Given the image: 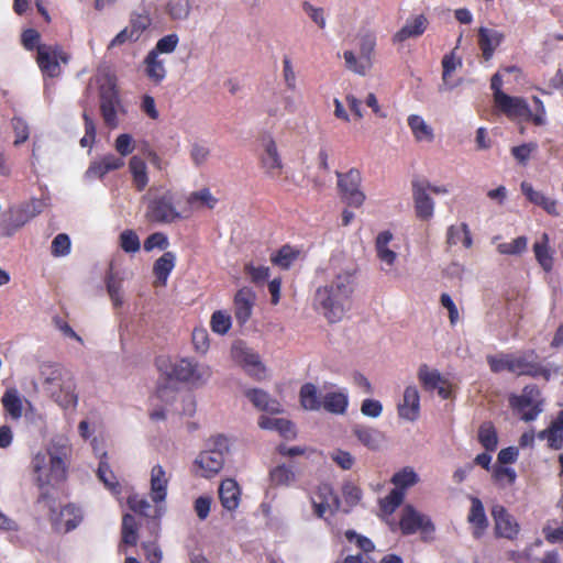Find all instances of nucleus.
Instances as JSON below:
<instances>
[{
	"label": "nucleus",
	"instance_id": "69168bd1",
	"mask_svg": "<svg viewBox=\"0 0 563 563\" xmlns=\"http://www.w3.org/2000/svg\"><path fill=\"white\" fill-rule=\"evenodd\" d=\"M70 251V240L65 233H60L55 236L52 242V254L54 256H65Z\"/></svg>",
	"mask_w": 563,
	"mask_h": 563
},
{
	"label": "nucleus",
	"instance_id": "f03ea898",
	"mask_svg": "<svg viewBox=\"0 0 563 563\" xmlns=\"http://www.w3.org/2000/svg\"><path fill=\"white\" fill-rule=\"evenodd\" d=\"M353 291V274L349 271L335 273L331 284L317 289L316 302L322 308L329 322H338L343 318Z\"/></svg>",
	"mask_w": 563,
	"mask_h": 563
},
{
	"label": "nucleus",
	"instance_id": "49530a36",
	"mask_svg": "<svg viewBox=\"0 0 563 563\" xmlns=\"http://www.w3.org/2000/svg\"><path fill=\"white\" fill-rule=\"evenodd\" d=\"M492 477L498 487L506 488L512 486L516 483L517 473L511 467L495 465L493 468Z\"/></svg>",
	"mask_w": 563,
	"mask_h": 563
},
{
	"label": "nucleus",
	"instance_id": "680f3d73",
	"mask_svg": "<svg viewBox=\"0 0 563 563\" xmlns=\"http://www.w3.org/2000/svg\"><path fill=\"white\" fill-rule=\"evenodd\" d=\"M345 538L350 542H355L356 547L360 548L365 553H371L375 550V545L371 539L362 534H358L354 530H346Z\"/></svg>",
	"mask_w": 563,
	"mask_h": 563
},
{
	"label": "nucleus",
	"instance_id": "ddd939ff",
	"mask_svg": "<svg viewBox=\"0 0 563 563\" xmlns=\"http://www.w3.org/2000/svg\"><path fill=\"white\" fill-rule=\"evenodd\" d=\"M399 528L405 536L413 534L417 531L422 533L434 532V525L430 517L420 514L413 506L407 505L399 520Z\"/></svg>",
	"mask_w": 563,
	"mask_h": 563
},
{
	"label": "nucleus",
	"instance_id": "393cba45",
	"mask_svg": "<svg viewBox=\"0 0 563 563\" xmlns=\"http://www.w3.org/2000/svg\"><path fill=\"white\" fill-rule=\"evenodd\" d=\"M169 477L162 465H154L151 470V498L155 504L166 499Z\"/></svg>",
	"mask_w": 563,
	"mask_h": 563
},
{
	"label": "nucleus",
	"instance_id": "5701e85b",
	"mask_svg": "<svg viewBox=\"0 0 563 563\" xmlns=\"http://www.w3.org/2000/svg\"><path fill=\"white\" fill-rule=\"evenodd\" d=\"M503 41L504 34L497 30L481 26L477 31V44L486 62L492 59Z\"/></svg>",
	"mask_w": 563,
	"mask_h": 563
},
{
	"label": "nucleus",
	"instance_id": "bf43d9fd",
	"mask_svg": "<svg viewBox=\"0 0 563 563\" xmlns=\"http://www.w3.org/2000/svg\"><path fill=\"white\" fill-rule=\"evenodd\" d=\"M128 505L135 514L144 517H152V515L148 512L152 507L146 498L140 497L136 494L129 495Z\"/></svg>",
	"mask_w": 563,
	"mask_h": 563
},
{
	"label": "nucleus",
	"instance_id": "4d7b16f0",
	"mask_svg": "<svg viewBox=\"0 0 563 563\" xmlns=\"http://www.w3.org/2000/svg\"><path fill=\"white\" fill-rule=\"evenodd\" d=\"M346 67L360 75H365L367 68L369 67V56L364 57L362 60H358L355 54L352 51H345L343 54Z\"/></svg>",
	"mask_w": 563,
	"mask_h": 563
},
{
	"label": "nucleus",
	"instance_id": "0eeeda50",
	"mask_svg": "<svg viewBox=\"0 0 563 563\" xmlns=\"http://www.w3.org/2000/svg\"><path fill=\"white\" fill-rule=\"evenodd\" d=\"M146 217L150 221L157 223H173L183 218L176 208L175 197L169 190L150 200Z\"/></svg>",
	"mask_w": 563,
	"mask_h": 563
},
{
	"label": "nucleus",
	"instance_id": "a211bd4d",
	"mask_svg": "<svg viewBox=\"0 0 563 563\" xmlns=\"http://www.w3.org/2000/svg\"><path fill=\"white\" fill-rule=\"evenodd\" d=\"M412 198L418 219L428 221L433 217L434 202L427 192V180H412Z\"/></svg>",
	"mask_w": 563,
	"mask_h": 563
},
{
	"label": "nucleus",
	"instance_id": "338daca9",
	"mask_svg": "<svg viewBox=\"0 0 563 563\" xmlns=\"http://www.w3.org/2000/svg\"><path fill=\"white\" fill-rule=\"evenodd\" d=\"M144 250L151 252L154 249L165 250L168 246V239L162 232H155L144 241Z\"/></svg>",
	"mask_w": 563,
	"mask_h": 563
},
{
	"label": "nucleus",
	"instance_id": "f3484780",
	"mask_svg": "<svg viewBox=\"0 0 563 563\" xmlns=\"http://www.w3.org/2000/svg\"><path fill=\"white\" fill-rule=\"evenodd\" d=\"M37 64L43 73L51 77L59 75V60L68 62V56L57 46L40 45L37 47Z\"/></svg>",
	"mask_w": 563,
	"mask_h": 563
},
{
	"label": "nucleus",
	"instance_id": "79ce46f5",
	"mask_svg": "<svg viewBox=\"0 0 563 563\" xmlns=\"http://www.w3.org/2000/svg\"><path fill=\"white\" fill-rule=\"evenodd\" d=\"M299 399L300 405L306 410L317 411L321 409L322 401L320 400L317 386L312 383H306L300 387Z\"/></svg>",
	"mask_w": 563,
	"mask_h": 563
},
{
	"label": "nucleus",
	"instance_id": "f257e3e1",
	"mask_svg": "<svg viewBox=\"0 0 563 563\" xmlns=\"http://www.w3.org/2000/svg\"><path fill=\"white\" fill-rule=\"evenodd\" d=\"M69 450L52 445L46 453H38L32 461L35 482L40 490L37 503L44 508L55 504L56 487L66 479Z\"/></svg>",
	"mask_w": 563,
	"mask_h": 563
},
{
	"label": "nucleus",
	"instance_id": "a19ab883",
	"mask_svg": "<svg viewBox=\"0 0 563 563\" xmlns=\"http://www.w3.org/2000/svg\"><path fill=\"white\" fill-rule=\"evenodd\" d=\"M391 240V232L383 231L377 235L375 241L377 257L389 266H391L397 258V254L393 250L388 249V244Z\"/></svg>",
	"mask_w": 563,
	"mask_h": 563
},
{
	"label": "nucleus",
	"instance_id": "20e7f679",
	"mask_svg": "<svg viewBox=\"0 0 563 563\" xmlns=\"http://www.w3.org/2000/svg\"><path fill=\"white\" fill-rule=\"evenodd\" d=\"M65 375L64 368L57 364L41 366V376L47 391L59 406L69 408L76 405L77 397L71 390V383L65 380Z\"/></svg>",
	"mask_w": 563,
	"mask_h": 563
},
{
	"label": "nucleus",
	"instance_id": "c9c22d12",
	"mask_svg": "<svg viewBox=\"0 0 563 563\" xmlns=\"http://www.w3.org/2000/svg\"><path fill=\"white\" fill-rule=\"evenodd\" d=\"M300 255L301 251L298 247L285 244L272 254L271 262L282 269H289Z\"/></svg>",
	"mask_w": 563,
	"mask_h": 563
},
{
	"label": "nucleus",
	"instance_id": "6e6552de",
	"mask_svg": "<svg viewBox=\"0 0 563 563\" xmlns=\"http://www.w3.org/2000/svg\"><path fill=\"white\" fill-rule=\"evenodd\" d=\"M48 206V199H35L32 198L29 201L21 203L20 206L11 209L10 224L4 228V235H12L16 230L22 228L37 214L44 211Z\"/></svg>",
	"mask_w": 563,
	"mask_h": 563
},
{
	"label": "nucleus",
	"instance_id": "864d4df0",
	"mask_svg": "<svg viewBox=\"0 0 563 563\" xmlns=\"http://www.w3.org/2000/svg\"><path fill=\"white\" fill-rule=\"evenodd\" d=\"M271 482L276 486L289 485L295 481V473L285 464L278 465L269 473Z\"/></svg>",
	"mask_w": 563,
	"mask_h": 563
},
{
	"label": "nucleus",
	"instance_id": "9d476101",
	"mask_svg": "<svg viewBox=\"0 0 563 563\" xmlns=\"http://www.w3.org/2000/svg\"><path fill=\"white\" fill-rule=\"evenodd\" d=\"M151 25L152 18L147 11L132 13L129 24L117 34L108 47L137 42Z\"/></svg>",
	"mask_w": 563,
	"mask_h": 563
},
{
	"label": "nucleus",
	"instance_id": "bb28decb",
	"mask_svg": "<svg viewBox=\"0 0 563 563\" xmlns=\"http://www.w3.org/2000/svg\"><path fill=\"white\" fill-rule=\"evenodd\" d=\"M521 191L523 192V195L527 197V199L531 203L542 208L549 214H552V216L559 214L556 200H554L551 197L545 196L541 191L534 190L531 184H529L527 181H522L521 183Z\"/></svg>",
	"mask_w": 563,
	"mask_h": 563
},
{
	"label": "nucleus",
	"instance_id": "9b49d317",
	"mask_svg": "<svg viewBox=\"0 0 563 563\" xmlns=\"http://www.w3.org/2000/svg\"><path fill=\"white\" fill-rule=\"evenodd\" d=\"M490 515L494 520V533L498 539L514 541L518 538L520 526L505 506L496 504L492 507Z\"/></svg>",
	"mask_w": 563,
	"mask_h": 563
},
{
	"label": "nucleus",
	"instance_id": "58836bf2",
	"mask_svg": "<svg viewBox=\"0 0 563 563\" xmlns=\"http://www.w3.org/2000/svg\"><path fill=\"white\" fill-rule=\"evenodd\" d=\"M408 125L412 132V135L417 142H432L434 139L432 128L426 123L422 117L418 114H410L408 117Z\"/></svg>",
	"mask_w": 563,
	"mask_h": 563
},
{
	"label": "nucleus",
	"instance_id": "aec40b11",
	"mask_svg": "<svg viewBox=\"0 0 563 563\" xmlns=\"http://www.w3.org/2000/svg\"><path fill=\"white\" fill-rule=\"evenodd\" d=\"M468 499L471 507L467 514V522L472 527L473 538L478 540L486 533L489 527V521L482 500L476 496H470Z\"/></svg>",
	"mask_w": 563,
	"mask_h": 563
},
{
	"label": "nucleus",
	"instance_id": "6ab92c4d",
	"mask_svg": "<svg viewBox=\"0 0 563 563\" xmlns=\"http://www.w3.org/2000/svg\"><path fill=\"white\" fill-rule=\"evenodd\" d=\"M313 512L318 518H323L328 510L339 509L340 501L329 484H321L311 496Z\"/></svg>",
	"mask_w": 563,
	"mask_h": 563
},
{
	"label": "nucleus",
	"instance_id": "4be33fe9",
	"mask_svg": "<svg viewBox=\"0 0 563 563\" xmlns=\"http://www.w3.org/2000/svg\"><path fill=\"white\" fill-rule=\"evenodd\" d=\"M398 416L407 421H416L420 415V395L416 386L406 387L402 401L397 406Z\"/></svg>",
	"mask_w": 563,
	"mask_h": 563
},
{
	"label": "nucleus",
	"instance_id": "13d9d810",
	"mask_svg": "<svg viewBox=\"0 0 563 563\" xmlns=\"http://www.w3.org/2000/svg\"><path fill=\"white\" fill-rule=\"evenodd\" d=\"M405 490L395 487L389 494L383 499L382 507L386 512L395 511L404 501Z\"/></svg>",
	"mask_w": 563,
	"mask_h": 563
},
{
	"label": "nucleus",
	"instance_id": "de8ad7c7",
	"mask_svg": "<svg viewBox=\"0 0 563 563\" xmlns=\"http://www.w3.org/2000/svg\"><path fill=\"white\" fill-rule=\"evenodd\" d=\"M122 543L125 545L134 547L137 543V525L135 518L126 514L122 519Z\"/></svg>",
	"mask_w": 563,
	"mask_h": 563
},
{
	"label": "nucleus",
	"instance_id": "0e129e2a",
	"mask_svg": "<svg viewBox=\"0 0 563 563\" xmlns=\"http://www.w3.org/2000/svg\"><path fill=\"white\" fill-rule=\"evenodd\" d=\"M537 147L538 145L536 143H523L521 145L514 146L511 148V154L519 164L526 165L531 156V153L536 151Z\"/></svg>",
	"mask_w": 563,
	"mask_h": 563
},
{
	"label": "nucleus",
	"instance_id": "e2e57ef3",
	"mask_svg": "<svg viewBox=\"0 0 563 563\" xmlns=\"http://www.w3.org/2000/svg\"><path fill=\"white\" fill-rule=\"evenodd\" d=\"M244 273L255 284L265 282L269 277V268L267 266H255L252 263L245 264Z\"/></svg>",
	"mask_w": 563,
	"mask_h": 563
},
{
	"label": "nucleus",
	"instance_id": "39448f33",
	"mask_svg": "<svg viewBox=\"0 0 563 563\" xmlns=\"http://www.w3.org/2000/svg\"><path fill=\"white\" fill-rule=\"evenodd\" d=\"M208 449L200 452L195 460V466L200 470V475L210 478L218 474L224 465V453L229 450V442L224 435H216L207 443Z\"/></svg>",
	"mask_w": 563,
	"mask_h": 563
},
{
	"label": "nucleus",
	"instance_id": "2f4dec72",
	"mask_svg": "<svg viewBox=\"0 0 563 563\" xmlns=\"http://www.w3.org/2000/svg\"><path fill=\"white\" fill-rule=\"evenodd\" d=\"M176 256L173 252H165L153 265V274L156 278L155 286H166L167 279L175 268Z\"/></svg>",
	"mask_w": 563,
	"mask_h": 563
},
{
	"label": "nucleus",
	"instance_id": "37998d69",
	"mask_svg": "<svg viewBox=\"0 0 563 563\" xmlns=\"http://www.w3.org/2000/svg\"><path fill=\"white\" fill-rule=\"evenodd\" d=\"M418 379L424 390L432 391L440 384H448L438 369H430L427 364L420 365L418 369Z\"/></svg>",
	"mask_w": 563,
	"mask_h": 563
},
{
	"label": "nucleus",
	"instance_id": "603ef678",
	"mask_svg": "<svg viewBox=\"0 0 563 563\" xmlns=\"http://www.w3.org/2000/svg\"><path fill=\"white\" fill-rule=\"evenodd\" d=\"M528 239L518 236L511 242H505L497 245L498 253L503 255H520L527 250Z\"/></svg>",
	"mask_w": 563,
	"mask_h": 563
},
{
	"label": "nucleus",
	"instance_id": "1a4fd4ad",
	"mask_svg": "<svg viewBox=\"0 0 563 563\" xmlns=\"http://www.w3.org/2000/svg\"><path fill=\"white\" fill-rule=\"evenodd\" d=\"M261 152L258 155L261 168L272 178L282 174L284 164L277 144L272 134H264L260 139Z\"/></svg>",
	"mask_w": 563,
	"mask_h": 563
},
{
	"label": "nucleus",
	"instance_id": "2eb2a0df",
	"mask_svg": "<svg viewBox=\"0 0 563 563\" xmlns=\"http://www.w3.org/2000/svg\"><path fill=\"white\" fill-rule=\"evenodd\" d=\"M55 505L56 503L52 508H47L51 511L49 520L53 528L62 533H67L77 528L82 520L81 510L75 505L69 504L59 511H56Z\"/></svg>",
	"mask_w": 563,
	"mask_h": 563
},
{
	"label": "nucleus",
	"instance_id": "3c124183",
	"mask_svg": "<svg viewBox=\"0 0 563 563\" xmlns=\"http://www.w3.org/2000/svg\"><path fill=\"white\" fill-rule=\"evenodd\" d=\"M119 246L125 253H136L141 249V242L139 235L134 230L126 229L121 232L119 236Z\"/></svg>",
	"mask_w": 563,
	"mask_h": 563
},
{
	"label": "nucleus",
	"instance_id": "a878e982",
	"mask_svg": "<svg viewBox=\"0 0 563 563\" xmlns=\"http://www.w3.org/2000/svg\"><path fill=\"white\" fill-rule=\"evenodd\" d=\"M538 438L547 440L548 446L552 450L563 449V410L559 411L547 429L538 433Z\"/></svg>",
	"mask_w": 563,
	"mask_h": 563
},
{
	"label": "nucleus",
	"instance_id": "09e8293b",
	"mask_svg": "<svg viewBox=\"0 0 563 563\" xmlns=\"http://www.w3.org/2000/svg\"><path fill=\"white\" fill-rule=\"evenodd\" d=\"M232 325L231 316L223 310H217L212 313L210 319L211 330L218 334H225Z\"/></svg>",
	"mask_w": 563,
	"mask_h": 563
},
{
	"label": "nucleus",
	"instance_id": "c756f323",
	"mask_svg": "<svg viewBox=\"0 0 563 563\" xmlns=\"http://www.w3.org/2000/svg\"><path fill=\"white\" fill-rule=\"evenodd\" d=\"M23 402L30 405L26 399L20 396V393L14 387L5 389L1 398L5 413L15 421L20 420L23 415Z\"/></svg>",
	"mask_w": 563,
	"mask_h": 563
},
{
	"label": "nucleus",
	"instance_id": "f704fd0d",
	"mask_svg": "<svg viewBox=\"0 0 563 563\" xmlns=\"http://www.w3.org/2000/svg\"><path fill=\"white\" fill-rule=\"evenodd\" d=\"M349 406V396L344 391L327 393L322 398L321 408L333 415H344Z\"/></svg>",
	"mask_w": 563,
	"mask_h": 563
},
{
	"label": "nucleus",
	"instance_id": "774afa93",
	"mask_svg": "<svg viewBox=\"0 0 563 563\" xmlns=\"http://www.w3.org/2000/svg\"><path fill=\"white\" fill-rule=\"evenodd\" d=\"M345 503L349 506L357 505L362 499V489L353 483H345L342 488Z\"/></svg>",
	"mask_w": 563,
	"mask_h": 563
},
{
	"label": "nucleus",
	"instance_id": "ea45409f",
	"mask_svg": "<svg viewBox=\"0 0 563 563\" xmlns=\"http://www.w3.org/2000/svg\"><path fill=\"white\" fill-rule=\"evenodd\" d=\"M129 169L132 174L134 187L137 191H143L148 184L145 162L139 156H133L129 162Z\"/></svg>",
	"mask_w": 563,
	"mask_h": 563
},
{
	"label": "nucleus",
	"instance_id": "423d86ee",
	"mask_svg": "<svg viewBox=\"0 0 563 563\" xmlns=\"http://www.w3.org/2000/svg\"><path fill=\"white\" fill-rule=\"evenodd\" d=\"M338 178V191L341 200L349 207L360 208L366 196L361 190L362 176L358 169L351 168L346 173L335 172Z\"/></svg>",
	"mask_w": 563,
	"mask_h": 563
},
{
	"label": "nucleus",
	"instance_id": "cd10ccee",
	"mask_svg": "<svg viewBox=\"0 0 563 563\" xmlns=\"http://www.w3.org/2000/svg\"><path fill=\"white\" fill-rule=\"evenodd\" d=\"M352 433L364 446L372 451L378 450L384 441L383 432L364 424H354Z\"/></svg>",
	"mask_w": 563,
	"mask_h": 563
},
{
	"label": "nucleus",
	"instance_id": "412c9836",
	"mask_svg": "<svg viewBox=\"0 0 563 563\" xmlns=\"http://www.w3.org/2000/svg\"><path fill=\"white\" fill-rule=\"evenodd\" d=\"M256 295L250 287L239 289L233 299L234 316L240 325H244L251 318Z\"/></svg>",
	"mask_w": 563,
	"mask_h": 563
},
{
	"label": "nucleus",
	"instance_id": "052dcab7",
	"mask_svg": "<svg viewBox=\"0 0 563 563\" xmlns=\"http://www.w3.org/2000/svg\"><path fill=\"white\" fill-rule=\"evenodd\" d=\"M192 344L198 353H206L209 349V333L205 328H196L192 331Z\"/></svg>",
	"mask_w": 563,
	"mask_h": 563
},
{
	"label": "nucleus",
	"instance_id": "473e14b6",
	"mask_svg": "<svg viewBox=\"0 0 563 563\" xmlns=\"http://www.w3.org/2000/svg\"><path fill=\"white\" fill-rule=\"evenodd\" d=\"M509 402L511 408L520 413V418L527 422L536 420L541 412L539 406L533 405L532 399L527 396L514 395L510 397Z\"/></svg>",
	"mask_w": 563,
	"mask_h": 563
},
{
	"label": "nucleus",
	"instance_id": "8fccbe9b",
	"mask_svg": "<svg viewBox=\"0 0 563 563\" xmlns=\"http://www.w3.org/2000/svg\"><path fill=\"white\" fill-rule=\"evenodd\" d=\"M418 482V475L411 467H404L399 472L395 473L391 477V483L406 490L408 487L413 486Z\"/></svg>",
	"mask_w": 563,
	"mask_h": 563
},
{
	"label": "nucleus",
	"instance_id": "b1692460",
	"mask_svg": "<svg viewBox=\"0 0 563 563\" xmlns=\"http://www.w3.org/2000/svg\"><path fill=\"white\" fill-rule=\"evenodd\" d=\"M246 398L252 402V405L261 410L272 415L280 413L283 411V407L280 402L271 397V395L260 388H251L245 390Z\"/></svg>",
	"mask_w": 563,
	"mask_h": 563
},
{
	"label": "nucleus",
	"instance_id": "c03bdc74",
	"mask_svg": "<svg viewBox=\"0 0 563 563\" xmlns=\"http://www.w3.org/2000/svg\"><path fill=\"white\" fill-rule=\"evenodd\" d=\"M478 441L482 444V446L488 452H493L497 449V445H498L497 431L492 422L487 421L479 426Z\"/></svg>",
	"mask_w": 563,
	"mask_h": 563
},
{
	"label": "nucleus",
	"instance_id": "7c9ffc66",
	"mask_svg": "<svg viewBox=\"0 0 563 563\" xmlns=\"http://www.w3.org/2000/svg\"><path fill=\"white\" fill-rule=\"evenodd\" d=\"M428 26V19L423 14L408 20L407 23L394 35L395 43H402L410 37H418L424 33Z\"/></svg>",
	"mask_w": 563,
	"mask_h": 563
},
{
	"label": "nucleus",
	"instance_id": "4c0bfd02",
	"mask_svg": "<svg viewBox=\"0 0 563 563\" xmlns=\"http://www.w3.org/2000/svg\"><path fill=\"white\" fill-rule=\"evenodd\" d=\"M533 252L537 262L544 272L550 273L553 269L554 258L549 249V236L547 233L542 235V240L533 244Z\"/></svg>",
	"mask_w": 563,
	"mask_h": 563
},
{
	"label": "nucleus",
	"instance_id": "c85d7f7f",
	"mask_svg": "<svg viewBox=\"0 0 563 563\" xmlns=\"http://www.w3.org/2000/svg\"><path fill=\"white\" fill-rule=\"evenodd\" d=\"M240 487L235 479L227 478L221 482L219 487V498L223 508L233 511L240 504Z\"/></svg>",
	"mask_w": 563,
	"mask_h": 563
},
{
	"label": "nucleus",
	"instance_id": "6e6d98bb",
	"mask_svg": "<svg viewBox=\"0 0 563 563\" xmlns=\"http://www.w3.org/2000/svg\"><path fill=\"white\" fill-rule=\"evenodd\" d=\"M511 353H501L499 355H487L486 360L490 371L495 374L511 369Z\"/></svg>",
	"mask_w": 563,
	"mask_h": 563
},
{
	"label": "nucleus",
	"instance_id": "5fc2aeb1",
	"mask_svg": "<svg viewBox=\"0 0 563 563\" xmlns=\"http://www.w3.org/2000/svg\"><path fill=\"white\" fill-rule=\"evenodd\" d=\"M179 43V37L176 33L167 34L161 37L154 48L150 52L155 53V55L159 56V54H170L173 53Z\"/></svg>",
	"mask_w": 563,
	"mask_h": 563
},
{
	"label": "nucleus",
	"instance_id": "4468645a",
	"mask_svg": "<svg viewBox=\"0 0 563 563\" xmlns=\"http://www.w3.org/2000/svg\"><path fill=\"white\" fill-rule=\"evenodd\" d=\"M499 101L495 107L510 120L520 122H531L532 111L522 97H512L507 93H500Z\"/></svg>",
	"mask_w": 563,
	"mask_h": 563
},
{
	"label": "nucleus",
	"instance_id": "a18cd8bd",
	"mask_svg": "<svg viewBox=\"0 0 563 563\" xmlns=\"http://www.w3.org/2000/svg\"><path fill=\"white\" fill-rule=\"evenodd\" d=\"M187 202L192 208L207 207L208 209H213L218 203V199L211 194L209 188H202L190 192L187 197Z\"/></svg>",
	"mask_w": 563,
	"mask_h": 563
},
{
	"label": "nucleus",
	"instance_id": "f8f14e48",
	"mask_svg": "<svg viewBox=\"0 0 563 563\" xmlns=\"http://www.w3.org/2000/svg\"><path fill=\"white\" fill-rule=\"evenodd\" d=\"M534 351L528 355H511V369L510 373L517 376H530L533 378L542 377L547 382L551 379V371L537 361Z\"/></svg>",
	"mask_w": 563,
	"mask_h": 563
},
{
	"label": "nucleus",
	"instance_id": "7ed1b4c3",
	"mask_svg": "<svg viewBox=\"0 0 563 563\" xmlns=\"http://www.w3.org/2000/svg\"><path fill=\"white\" fill-rule=\"evenodd\" d=\"M156 366L169 379L184 383L200 384L210 376L208 367L188 357L172 362L168 357L159 356L156 360Z\"/></svg>",
	"mask_w": 563,
	"mask_h": 563
},
{
	"label": "nucleus",
	"instance_id": "72a5a7b5",
	"mask_svg": "<svg viewBox=\"0 0 563 563\" xmlns=\"http://www.w3.org/2000/svg\"><path fill=\"white\" fill-rule=\"evenodd\" d=\"M144 74L154 85H159L166 78V68L164 60L161 59L155 53L148 52L144 60Z\"/></svg>",
	"mask_w": 563,
	"mask_h": 563
},
{
	"label": "nucleus",
	"instance_id": "dca6fc26",
	"mask_svg": "<svg viewBox=\"0 0 563 563\" xmlns=\"http://www.w3.org/2000/svg\"><path fill=\"white\" fill-rule=\"evenodd\" d=\"M232 356L251 377L256 380H263L265 378L266 368L261 362L258 354L246 347L234 345L232 347Z\"/></svg>",
	"mask_w": 563,
	"mask_h": 563
},
{
	"label": "nucleus",
	"instance_id": "e433bc0d",
	"mask_svg": "<svg viewBox=\"0 0 563 563\" xmlns=\"http://www.w3.org/2000/svg\"><path fill=\"white\" fill-rule=\"evenodd\" d=\"M446 243L457 245L462 243L465 249H471L473 245V239L468 225L462 222L459 225H451L446 231Z\"/></svg>",
	"mask_w": 563,
	"mask_h": 563
}]
</instances>
